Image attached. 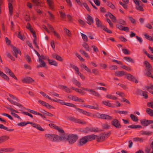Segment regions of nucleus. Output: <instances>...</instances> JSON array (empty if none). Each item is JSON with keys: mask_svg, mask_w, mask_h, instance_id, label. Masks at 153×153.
<instances>
[{"mask_svg": "<svg viewBox=\"0 0 153 153\" xmlns=\"http://www.w3.org/2000/svg\"><path fill=\"white\" fill-rule=\"evenodd\" d=\"M47 60L48 61L49 64L51 65H53L55 66H57L58 63L54 60L50 59L49 58H47Z\"/></svg>", "mask_w": 153, "mask_h": 153, "instance_id": "25", "label": "nucleus"}, {"mask_svg": "<svg viewBox=\"0 0 153 153\" xmlns=\"http://www.w3.org/2000/svg\"><path fill=\"white\" fill-rule=\"evenodd\" d=\"M116 75L118 76H121L126 75V73L124 71H116L115 73Z\"/></svg>", "mask_w": 153, "mask_h": 153, "instance_id": "23", "label": "nucleus"}, {"mask_svg": "<svg viewBox=\"0 0 153 153\" xmlns=\"http://www.w3.org/2000/svg\"><path fill=\"white\" fill-rule=\"evenodd\" d=\"M95 22L97 27H100L108 33H112V32L111 30L108 29L105 26L102 25V22L97 17L95 18Z\"/></svg>", "mask_w": 153, "mask_h": 153, "instance_id": "2", "label": "nucleus"}, {"mask_svg": "<svg viewBox=\"0 0 153 153\" xmlns=\"http://www.w3.org/2000/svg\"><path fill=\"white\" fill-rule=\"evenodd\" d=\"M123 59L128 62H130L132 63H134V60L131 58L128 57H125Z\"/></svg>", "mask_w": 153, "mask_h": 153, "instance_id": "43", "label": "nucleus"}, {"mask_svg": "<svg viewBox=\"0 0 153 153\" xmlns=\"http://www.w3.org/2000/svg\"><path fill=\"white\" fill-rule=\"evenodd\" d=\"M146 112L151 117H153V110L150 108H147L146 109Z\"/></svg>", "mask_w": 153, "mask_h": 153, "instance_id": "32", "label": "nucleus"}, {"mask_svg": "<svg viewBox=\"0 0 153 153\" xmlns=\"http://www.w3.org/2000/svg\"><path fill=\"white\" fill-rule=\"evenodd\" d=\"M39 62L40 63V64L37 65L36 67L38 68L39 67H45L46 66V64L45 62L42 59L40 60H39Z\"/></svg>", "mask_w": 153, "mask_h": 153, "instance_id": "24", "label": "nucleus"}, {"mask_svg": "<svg viewBox=\"0 0 153 153\" xmlns=\"http://www.w3.org/2000/svg\"><path fill=\"white\" fill-rule=\"evenodd\" d=\"M47 3L51 8H53V6L52 5L53 4L52 0H46Z\"/></svg>", "mask_w": 153, "mask_h": 153, "instance_id": "51", "label": "nucleus"}, {"mask_svg": "<svg viewBox=\"0 0 153 153\" xmlns=\"http://www.w3.org/2000/svg\"><path fill=\"white\" fill-rule=\"evenodd\" d=\"M49 126L51 128H54L56 129L58 127V126H57L55 124H49Z\"/></svg>", "mask_w": 153, "mask_h": 153, "instance_id": "61", "label": "nucleus"}, {"mask_svg": "<svg viewBox=\"0 0 153 153\" xmlns=\"http://www.w3.org/2000/svg\"><path fill=\"white\" fill-rule=\"evenodd\" d=\"M122 51L125 54L129 55L130 54V51L126 49H123Z\"/></svg>", "mask_w": 153, "mask_h": 153, "instance_id": "53", "label": "nucleus"}, {"mask_svg": "<svg viewBox=\"0 0 153 153\" xmlns=\"http://www.w3.org/2000/svg\"><path fill=\"white\" fill-rule=\"evenodd\" d=\"M93 117L98 118L100 119V114H92L91 116Z\"/></svg>", "mask_w": 153, "mask_h": 153, "instance_id": "56", "label": "nucleus"}, {"mask_svg": "<svg viewBox=\"0 0 153 153\" xmlns=\"http://www.w3.org/2000/svg\"><path fill=\"white\" fill-rule=\"evenodd\" d=\"M81 36L82 39L84 41H86V42L88 41V39L86 35L83 33H81Z\"/></svg>", "mask_w": 153, "mask_h": 153, "instance_id": "62", "label": "nucleus"}, {"mask_svg": "<svg viewBox=\"0 0 153 153\" xmlns=\"http://www.w3.org/2000/svg\"><path fill=\"white\" fill-rule=\"evenodd\" d=\"M0 76H1L3 78H4L6 80H9V78L8 76H7L5 74H4L3 72H2L0 71Z\"/></svg>", "mask_w": 153, "mask_h": 153, "instance_id": "33", "label": "nucleus"}, {"mask_svg": "<svg viewBox=\"0 0 153 153\" xmlns=\"http://www.w3.org/2000/svg\"><path fill=\"white\" fill-rule=\"evenodd\" d=\"M22 81L25 83H30L34 82V80L33 79L29 77H25L22 79Z\"/></svg>", "mask_w": 153, "mask_h": 153, "instance_id": "11", "label": "nucleus"}, {"mask_svg": "<svg viewBox=\"0 0 153 153\" xmlns=\"http://www.w3.org/2000/svg\"><path fill=\"white\" fill-rule=\"evenodd\" d=\"M73 83L79 87H80L81 85V83L75 78H74L72 80Z\"/></svg>", "mask_w": 153, "mask_h": 153, "instance_id": "28", "label": "nucleus"}, {"mask_svg": "<svg viewBox=\"0 0 153 153\" xmlns=\"http://www.w3.org/2000/svg\"><path fill=\"white\" fill-rule=\"evenodd\" d=\"M4 152H12L15 150L13 148H4Z\"/></svg>", "mask_w": 153, "mask_h": 153, "instance_id": "44", "label": "nucleus"}, {"mask_svg": "<svg viewBox=\"0 0 153 153\" xmlns=\"http://www.w3.org/2000/svg\"><path fill=\"white\" fill-rule=\"evenodd\" d=\"M83 90L88 91L92 94L97 97H99L100 96V94L97 92L93 90L92 89H88L87 88H82Z\"/></svg>", "mask_w": 153, "mask_h": 153, "instance_id": "8", "label": "nucleus"}, {"mask_svg": "<svg viewBox=\"0 0 153 153\" xmlns=\"http://www.w3.org/2000/svg\"><path fill=\"white\" fill-rule=\"evenodd\" d=\"M64 105H66L67 106L75 108L76 109L77 108L76 107V105L74 104L71 103H66L65 102Z\"/></svg>", "mask_w": 153, "mask_h": 153, "instance_id": "42", "label": "nucleus"}, {"mask_svg": "<svg viewBox=\"0 0 153 153\" xmlns=\"http://www.w3.org/2000/svg\"><path fill=\"white\" fill-rule=\"evenodd\" d=\"M12 3L9 2L8 3V7L9 10V13L10 16H11L13 13V7Z\"/></svg>", "mask_w": 153, "mask_h": 153, "instance_id": "34", "label": "nucleus"}, {"mask_svg": "<svg viewBox=\"0 0 153 153\" xmlns=\"http://www.w3.org/2000/svg\"><path fill=\"white\" fill-rule=\"evenodd\" d=\"M111 125L114 126L117 128H120L122 127V125H121L119 120L116 119H114L111 122Z\"/></svg>", "mask_w": 153, "mask_h": 153, "instance_id": "7", "label": "nucleus"}, {"mask_svg": "<svg viewBox=\"0 0 153 153\" xmlns=\"http://www.w3.org/2000/svg\"><path fill=\"white\" fill-rule=\"evenodd\" d=\"M81 67L83 68L86 71L88 72H91V70L86 65H84L83 64H82L80 65Z\"/></svg>", "mask_w": 153, "mask_h": 153, "instance_id": "37", "label": "nucleus"}, {"mask_svg": "<svg viewBox=\"0 0 153 153\" xmlns=\"http://www.w3.org/2000/svg\"><path fill=\"white\" fill-rule=\"evenodd\" d=\"M9 138V137L7 135H4L0 137V144L6 141Z\"/></svg>", "mask_w": 153, "mask_h": 153, "instance_id": "19", "label": "nucleus"}, {"mask_svg": "<svg viewBox=\"0 0 153 153\" xmlns=\"http://www.w3.org/2000/svg\"><path fill=\"white\" fill-rule=\"evenodd\" d=\"M126 75H127V78L128 80L132 82H134L135 83H138V80L136 79L135 76L130 74L127 73H126Z\"/></svg>", "mask_w": 153, "mask_h": 153, "instance_id": "9", "label": "nucleus"}, {"mask_svg": "<svg viewBox=\"0 0 153 153\" xmlns=\"http://www.w3.org/2000/svg\"><path fill=\"white\" fill-rule=\"evenodd\" d=\"M87 142L88 140L85 136L82 137L79 140L77 143V145L79 146H83L85 145Z\"/></svg>", "mask_w": 153, "mask_h": 153, "instance_id": "6", "label": "nucleus"}, {"mask_svg": "<svg viewBox=\"0 0 153 153\" xmlns=\"http://www.w3.org/2000/svg\"><path fill=\"white\" fill-rule=\"evenodd\" d=\"M13 55L16 57H17V54L19 53L21 55V53L19 50H18L17 48L14 47L13 49Z\"/></svg>", "mask_w": 153, "mask_h": 153, "instance_id": "21", "label": "nucleus"}, {"mask_svg": "<svg viewBox=\"0 0 153 153\" xmlns=\"http://www.w3.org/2000/svg\"><path fill=\"white\" fill-rule=\"evenodd\" d=\"M152 69L147 70V72L146 73V75L150 77L153 79V76L151 74V72H152Z\"/></svg>", "mask_w": 153, "mask_h": 153, "instance_id": "39", "label": "nucleus"}, {"mask_svg": "<svg viewBox=\"0 0 153 153\" xmlns=\"http://www.w3.org/2000/svg\"><path fill=\"white\" fill-rule=\"evenodd\" d=\"M117 113L120 114H128V112L127 111H117Z\"/></svg>", "mask_w": 153, "mask_h": 153, "instance_id": "57", "label": "nucleus"}, {"mask_svg": "<svg viewBox=\"0 0 153 153\" xmlns=\"http://www.w3.org/2000/svg\"><path fill=\"white\" fill-rule=\"evenodd\" d=\"M70 66L71 68L74 69L76 72V74L79 76H80L82 74L79 71V70L77 66L73 65V64L71 63L70 64Z\"/></svg>", "mask_w": 153, "mask_h": 153, "instance_id": "18", "label": "nucleus"}, {"mask_svg": "<svg viewBox=\"0 0 153 153\" xmlns=\"http://www.w3.org/2000/svg\"><path fill=\"white\" fill-rule=\"evenodd\" d=\"M7 99L10 102L15 105H16L18 106L19 107L21 108L22 109L23 108H25V107H24L22 105L20 104L19 103L16 102L15 101H14L13 100H11L10 98H7Z\"/></svg>", "mask_w": 153, "mask_h": 153, "instance_id": "14", "label": "nucleus"}, {"mask_svg": "<svg viewBox=\"0 0 153 153\" xmlns=\"http://www.w3.org/2000/svg\"><path fill=\"white\" fill-rule=\"evenodd\" d=\"M32 1L36 6H39L41 3V1L39 0H32Z\"/></svg>", "mask_w": 153, "mask_h": 153, "instance_id": "45", "label": "nucleus"}, {"mask_svg": "<svg viewBox=\"0 0 153 153\" xmlns=\"http://www.w3.org/2000/svg\"><path fill=\"white\" fill-rule=\"evenodd\" d=\"M45 136L47 139L52 142H58L57 135L47 134H45Z\"/></svg>", "mask_w": 153, "mask_h": 153, "instance_id": "4", "label": "nucleus"}, {"mask_svg": "<svg viewBox=\"0 0 153 153\" xmlns=\"http://www.w3.org/2000/svg\"><path fill=\"white\" fill-rule=\"evenodd\" d=\"M59 13L60 14V17L61 18L63 19H65L66 16L65 13L61 11H59Z\"/></svg>", "mask_w": 153, "mask_h": 153, "instance_id": "58", "label": "nucleus"}, {"mask_svg": "<svg viewBox=\"0 0 153 153\" xmlns=\"http://www.w3.org/2000/svg\"><path fill=\"white\" fill-rule=\"evenodd\" d=\"M77 139V136L76 135L73 134H70L68 136L66 141H68L70 144H74Z\"/></svg>", "mask_w": 153, "mask_h": 153, "instance_id": "3", "label": "nucleus"}, {"mask_svg": "<svg viewBox=\"0 0 153 153\" xmlns=\"http://www.w3.org/2000/svg\"><path fill=\"white\" fill-rule=\"evenodd\" d=\"M59 87L60 88H62L67 93H71V92L70 89L66 86L60 85H59Z\"/></svg>", "mask_w": 153, "mask_h": 153, "instance_id": "20", "label": "nucleus"}, {"mask_svg": "<svg viewBox=\"0 0 153 153\" xmlns=\"http://www.w3.org/2000/svg\"><path fill=\"white\" fill-rule=\"evenodd\" d=\"M25 58L27 61L28 62L30 63L31 62V59L28 55H26L25 56Z\"/></svg>", "mask_w": 153, "mask_h": 153, "instance_id": "60", "label": "nucleus"}, {"mask_svg": "<svg viewBox=\"0 0 153 153\" xmlns=\"http://www.w3.org/2000/svg\"><path fill=\"white\" fill-rule=\"evenodd\" d=\"M130 117L132 120L134 122H137L138 120V119L137 117L135 116L133 114H131L130 115Z\"/></svg>", "mask_w": 153, "mask_h": 153, "instance_id": "36", "label": "nucleus"}, {"mask_svg": "<svg viewBox=\"0 0 153 153\" xmlns=\"http://www.w3.org/2000/svg\"><path fill=\"white\" fill-rule=\"evenodd\" d=\"M83 5L84 7L86 9V10L88 12H91V10L90 9V8L88 6V4L86 3H83Z\"/></svg>", "mask_w": 153, "mask_h": 153, "instance_id": "59", "label": "nucleus"}, {"mask_svg": "<svg viewBox=\"0 0 153 153\" xmlns=\"http://www.w3.org/2000/svg\"><path fill=\"white\" fill-rule=\"evenodd\" d=\"M4 107L7 109L10 110L11 111H13L16 113H19V112L17 111L14 110L13 108H12V106L10 105H9V106H5Z\"/></svg>", "mask_w": 153, "mask_h": 153, "instance_id": "46", "label": "nucleus"}, {"mask_svg": "<svg viewBox=\"0 0 153 153\" xmlns=\"http://www.w3.org/2000/svg\"><path fill=\"white\" fill-rule=\"evenodd\" d=\"M128 128H141V126L140 125H131L129 126H128Z\"/></svg>", "mask_w": 153, "mask_h": 153, "instance_id": "49", "label": "nucleus"}, {"mask_svg": "<svg viewBox=\"0 0 153 153\" xmlns=\"http://www.w3.org/2000/svg\"><path fill=\"white\" fill-rule=\"evenodd\" d=\"M0 128L6 130L7 131H12L14 130V129H9L7 127L5 126L3 124H0Z\"/></svg>", "mask_w": 153, "mask_h": 153, "instance_id": "31", "label": "nucleus"}, {"mask_svg": "<svg viewBox=\"0 0 153 153\" xmlns=\"http://www.w3.org/2000/svg\"><path fill=\"white\" fill-rule=\"evenodd\" d=\"M106 97L107 98L112 99L113 100H115L117 99V97L113 95H112L111 94H108L106 96Z\"/></svg>", "mask_w": 153, "mask_h": 153, "instance_id": "47", "label": "nucleus"}, {"mask_svg": "<svg viewBox=\"0 0 153 153\" xmlns=\"http://www.w3.org/2000/svg\"><path fill=\"white\" fill-rule=\"evenodd\" d=\"M87 23L89 25H91L94 23V21L92 17L89 15H88L87 18Z\"/></svg>", "mask_w": 153, "mask_h": 153, "instance_id": "17", "label": "nucleus"}, {"mask_svg": "<svg viewBox=\"0 0 153 153\" xmlns=\"http://www.w3.org/2000/svg\"><path fill=\"white\" fill-rule=\"evenodd\" d=\"M52 57L59 61H62L63 60V59L60 56L56 53L53 54L52 55Z\"/></svg>", "mask_w": 153, "mask_h": 153, "instance_id": "22", "label": "nucleus"}, {"mask_svg": "<svg viewBox=\"0 0 153 153\" xmlns=\"http://www.w3.org/2000/svg\"><path fill=\"white\" fill-rule=\"evenodd\" d=\"M68 98L73 101H76L78 97L73 95H70L68 96Z\"/></svg>", "mask_w": 153, "mask_h": 153, "instance_id": "40", "label": "nucleus"}, {"mask_svg": "<svg viewBox=\"0 0 153 153\" xmlns=\"http://www.w3.org/2000/svg\"><path fill=\"white\" fill-rule=\"evenodd\" d=\"M85 136L86 139H87L88 142L94 140L97 137H98V136L97 135L94 134L89 135Z\"/></svg>", "mask_w": 153, "mask_h": 153, "instance_id": "12", "label": "nucleus"}, {"mask_svg": "<svg viewBox=\"0 0 153 153\" xmlns=\"http://www.w3.org/2000/svg\"><path fill=\"white\" fill-rule=\"evenodd\" d=\"M108 15L109 16L110 18L114 22H116V17L113 15L110 12H108V14H106L105 16H107Z\"/></svg>", "mask_w": 153, "mask_h": 153, "instance_id": "26", "label": "nucleus"}, {"mask_svg": "<svg viewBox=\"0 0 153 153\" xmlns=\"http://www.w3.org/2000/svg\"><path fill=\"white\" fill-rule=\"evenodd\" d=\"M76 109L79 112L82 113L84 115L88 116H91L92 114L91 113L87 112L84 110L81 109L79 108H76Z\"/></svg>", "mask_w": 153, "mask_h": 153, "instance_id": "15", "label": "nucleus"}, {"mask_svg": "<svg viewBox=\"0 0 153 153\" xmlns=\"http://www.w3.org/2000/svg\"><path fill=\"white\" fill-rule=\"evenodd\" d=\"M105 138V136L102 135L100 137L98 136V137H97L96 138L97 139V142H100L104 140Z\"/></svg>", "mask_w": 153, "mask_h": 153, "instance_id": "30", "label": "nucleus"}, {"mask_svg": "<svg viewBox=\"0 0 153 153\" xmlns=\"http://www.w3.org/2000/svg\"><path fill=\"white\" fill-rule=\"evenodd\" d=\"M100 119L111 120L113 119V117H112L107 114H100Z\"/></svg>", "mask_w": 153, "mask_h": 153, "instance_id": "16", "label": "nucleus"}, {"mask_svg": "<svg viewBox=\"0 0 153 153\" xmlns=\"http://www.w3.org/2000/svg\"><path fill=\"white\" fill-rule=\"evenodd\" d=\"M144 63L147 70L152 69L151 65L148 61H145L144 62Z\"/></svg>", "mask_w": 153, "mask_h": 153, "instance_id": "27", "label": "nucleus"}, {"mask_svg": "<svg viewBox=\"0 0 153 153\" xmlns=\"http://www.w3.org/2000/svg\"><path fill=\"white\" fill-rule=\"evenodd\" d=\"M28 124H32V126L33 127L36 128L37 129L41 131H44V129L42 128L40 125L36 124L35 123L30 122H24L20 123L18 124V125L20 126H24Z\"/></svg>", "mask_w": 153, "mask_h": 153, "instance_id": "1", "label": "nucleus"}, {"mask_svg": "<svg viewBox=\"0 0 153 153\" xmlns=\"http://www.w3.org/2000/svg\"><path fill=\"white\" fill-rule=\"evenodd\" d=\"M2 115L3 116H6V117H8L9 119H10L11 120H13V118L12 117L8 114H7L6 113H3L2 114Z\"/></svg>", "mask_w": 153, "mask_h": 153, "instance_id": "55", "label": "nucleus"}, {"mask_svg": "<svg viewBox=\"0 0 153 153\" xmlns=\"http://www.w3.org/2000/svg\"><path fill=\"white\" fill-rule=\"evenodd\" d=\"M147 105L148 107L153 109V102L151 101L148 102L147 104Z\"/></svg>", "mask_w": 153, "mask_h": 153, "instance_id": "64", "label": "nucleus"}, {"mask_svg": "<svg viewBox=\"0 0 153 153\" xmlns=\"http://www.w3.org/2000/svg\"><path fill=\"white\" fill-rule=\"evenodd\" d=\"M140 133L143 135H150L152 134V131H140Z\"/></svg>", "mask_w": 153, "mask_h": 153, "instance_id": "35", "label": "nucleus"}, {"mask_svg": "<svg viewBox=\"0 0 153 153\" xmlns=\"http://www.w3.org/2000/svg\"><path fill=\"white\" fill-rule=\"evenodd\" d=\"M117 23L119 24H121L123 25H125L126 24V22L123 19L119 20L118 21Z\"/></svg>", "mask_w": 153, "mask_h": 153, "instance_id": "50", "label": "nucleus"}, {"mask_svg": "<svg viewBox=\"0 0 153 153\" xmlns=\"http://www.w3.org/2000/svg\"><path fill=\"white\" fill-rule=\"evenodd\" d=\"M144 91L140 90L138 89L136 91V94L138 95H142Z\"/></svg>", "mask_w": 153, "mask_h": 153, "instance_id": "63", "label": "nucleus"}, {"mask_svg": "<svg viewBox=\"0 0 153 153\" xmlns=\"http://www.w3.org/2000/svg\"><path fill=\"white\" fill-rule=\"evenodd\" d=\"M83 47L87 51H89L90 48L89 45L85 42H84L82 45Z\"/></svg>", "mask_w": 153, "mask_h": 153, "instance_id": "38", "label": "nucleus"}, {"mask_svg": "<svg viewBox=\"0 0 153 153\" xmlns=\"http://www.w3.org/2000/svg\"><path fill=\"white\" fill-rule=\"evenodd\" d=\"M68 136L67 134L65 133H62V134L60 136L58 135V142L62 140L66 141Z\"/></svg>", "mask_w": 153, "mask_h": 153, "instance_id": "10", "label": "nucleus"}, {"mask_svg": "<svg viewBox=\"0 0 153 153\" xmlns=\"http://www.w3.org/2000/svg\"><path fill=\"white\" fill-rule=\"evenodd\" d=\"M152 120H140L141 124L143 126H146L150 124H151Z\"/></svg>", "mask_w": 153, "mask_h": 153, "instance_id": "13", "label": "nucleus"}, {"mask_svg": "<svg viewBox=\"0 0 153 153\" xmlns=\"http://www.w3.org/2000/svg\"><path fill=\"white\" fill-rule=\"evenodd\" d=\"M68 119L70 120L71 121L80 123L81 124H85L86 123L85 121H82V120L80 119L76 118L73 117H68Z\"/></svg>", "mask_w": 153, "mask_h": 153, "instance_id": "5", "label": "nucleus"}, {"mask_svg": "<svg viewBox=\"0 0 153 153\" xmlns=\"http://www.w3.org/2000/svg\"><path fill=\"white\" fill-rule=\"evenodd\" d=\"M107 5L112 9H115L114 5L110 1H108L107 2Z\"/></svg>", "mask_w": 153, "mask_h": 153, "instance_id": "52", "label": "nucleus"}, {"mask_svg": "<svg viewBox=\"0 0 153 153\" xmlns=\"http://www.w3.org/2000/svg\"><path fill=\"white\" fill-rule=\"evenodd\" d=\"M102 103H103L105 105L109 106V107H112V106L111 105V104L109 102V101L108 100L107 101H103L102 102Z\"/></svg>", "mask_w": 153, "mask_h": 153, "instance_id": "48", "label": "nucleus"}, {"mask_svg": "<svg viewBox=\"0 0 153 153\" xmlns=\"http://www.w3.org/2000/svg\"><path fill=\"white\" fill-rule=\"evenodd\" d=\"M83 106L86 108H88L91 109H94L97 110L99 109V106L98 105H97L96 106H93L92 105H84Z\"/></svg>", "mask_w": 153, "mask_h": 153, "instance_id": "29", "label": "nucleus"}, {"mask_svg": "<svg viewBox=\"0 0 153 153\" xmlns=\"http://www.w3.org/2000/svg\"><path fill=\"white\" fill-rule=\"evenodd\" d=\"M122 65V66L121 67V68H123V69L126 70L127 71H131V69L128 66H127L125 65H123V64Z\"/></svg>", "mask_w": 153, "mask_h": 153, "instance_id": "54", "label": "nucleus"}, {"mask_svg": "<svg viewBox=\"0 0 153 153\" xmlns=\"http://www.w3.org/2000/svg\"><path fill=\"white\" fill-rule=\"evenodd\" d=\"M79 52L81 54L85 56L87 58H89V56L88 53L85 51H84L83 49H80L79 50Z\"/></svg>", "mask_w": 153, "mask_h": 153, "instance_id": "41", "label": "nucleus"}]
</instances>
